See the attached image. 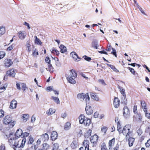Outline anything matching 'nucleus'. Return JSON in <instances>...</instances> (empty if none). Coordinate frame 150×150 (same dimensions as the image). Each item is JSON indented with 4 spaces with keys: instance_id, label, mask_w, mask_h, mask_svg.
<instances>
[{
    "instance_id": "obj_1",
    "label": "nucleus",
    "mask_w": 150,
    "mask_h": 150,
    "mask_svg": "<svg viewBox=\"0 0 150 150\" xmlns=\"http://www.w3.org/2000/svg\"><path fill=\"white\" fill-rule=\"evenodd\" d=\"M18 138L13 137L8 139V142L10 145L12 147H15L20 145L21 147H24L26 142V139L23 138V139L18 140Z\"/></svg>"
},
{
    "instance_id": "obj_2",
    "label": "nucleus",
    "mask_w": 150,
    "mask_h": 150,
    "mask_svg": "<svg viewBox=\"0 0 150 150\" xmlns=\"http://www.w3.org/2000/svg\"><path fill=\"white\" fill-rule=\"evenodd\" d=\"M65 76L69 83L72 84H74L76 83L74 79L77 76V74L74 69H72L70 70V75L66 74Z\"/></svg>"
},
{
    "instance_id": "obj_3",
    "label": "nucleus",
    "mask_w": 150,
    "mask_h": 150,
    "mask_svg": "<svg viewBox=\"0 0 150 150\" xmlns=\"http://www.w3.org/2000/svg\"><path fill=\"white\" fill-rule=\"evenodd\" d=\"M4 124L8 125L10 128H12L16 124V121L12 120V117L10 115H7L4 117L2 120Z\"/></svg>"
},
{
    "instance_id": "obj_4",
    "label": "nucleus",
    "mask_w": 150,
    "mask_h": 150,
    "mask_svg": "<svg viewBox=\"0 0 150 150\" xmlns=\"http://www.w3.org/2000/svg\"><path fill=\"white\" fill-rule=\"evenodd\" d=\"M131 129V126L130 125H127L124 127L123 129H122L121 128H120V130H117L119 133H122L123 135L126 136L127 135L130 136V134L131 133V132L130 131Z\"/></svg>"
},
{
    "instance_id": "obj_5",
    "label": "nucleus",
    "mask_w": 150,
    "mask_h": 150,
    "mask_svg": "<svg viewBox=\"0 0 150 150\" xmlns=\"http://www.w3.org/2000/svg\"><path fill=\"white\" fill-rule=\"evenodd\" d=\"M77 98L81 100H85L86 104L89 102L90 97L88 93L86 94L83 93H78L77 95Z\"/></svg>"
},
{
    "instance_id": "obj_6",
    "label": "nucleus",
    "mask_w": 150,
    "mask_h": 150,
    "mask_svg": "<svg viewBox=\"0 0 150 150\" xmlns=\"http://www.w3.org/2000/svg\"><path fill=\"white\" fill-rule=\"evenodd\" d=\"M16 72L17 70L16 69L12 68L6 71V75L7 76L14 78L16 75Z\"/></svg>"
},
{
    "instance_id": "obj_7",
    "label": "nucleus",
    "mask_w": 150,
    "mask_h": 150,
    "mask_svg": "<svg viewBox=\"0 0 150 150\" xmlns=\"http://www.w3.org/2000/svg\"><path fill=\"white\" fill-rule=\"evenodd\" d=\"M125 140L126 141L128 142L129 146L131 147L133 145L135 139L127 135L126 136H125Z\"/></svg>"
},
{
    "instance_id": "obj_8",
    "label": "nucleus",
    "mask_w": 150,
    "mask_h": 150,
    "mask_svg": "<svg viewBox=\"0 0 150 150\" xmlns=\"http://www.w3.org/2000/svg\"><path fill=\"white\" fill-rule=\"evenodd\" d=\"M3 62L4 67L7 68L11 67L13 64L12 60L11 59L8 58L5 59Z\"/></svg>"
},
{
    "instance_id": "obj_9",
    "label": "nucleus",
    "mask_w": 150,
    "mask_h": 150,
    "mask_svg": "<svg viewBox=\"0 0 150 150\" xmlns=\"http://www.w3.org/2000/svg\"><path fill=\"white\" fill-rule=\"evenodd\" d=\"M113 105L114 107L115 108H119L120 105V101L118 98L117 97H115L114 98Z\"/></svg>"
},
{
    "instance_id": "obj_10",
    "label": "nucleus",
    "mask_w": 150,
    "mask_h": 150,
    "mask_svg": "<svg viewBox=\"0 0 150 150\" xmlns=\"http://www.w3.org/2000/svg\"><path fill=\"white\" fill-rule=\"evenodd\" d=\"M123 115L125 118H127L130 116V111L129 110V108L126 106H125L123 109Z\"/></svg>"
},
{
    "instance_id": "obj_11",
    "label": "nucleus",
    "mask_w": 150,
    "mask_h": 150,
    "mask_svg": "<svg viewBox=\"0 0 150 150\" xmlns=\"http://www.w3.org/2000/svg\"><path fill=\"white\" fill-rule=\"evenodd\" d=\"M98 136L95 134L92 136L90 138V141L91 143H93V144H96L98 141Z\"/></svg>"
},
{
    "instance_id": "obj_12",
    "label": "nucleus",
    "mask_w": 150,
    "mask_h": 150,
    "mask_svg": "<svg viewBox=\"0 0 150 150\" xmlns=\"http://www.w3.org/2000/svg\"><path fill=\"white\" fill-rule=\"evenodd\" d=\"M17 101L15 99H13L11 102L9 108H11V109H15L17 107Z\"/></svg>"
},
{
    "instance_id": "obj_13",
    "label": "nucleus",
    "mask_w": 150,
    "mask_h": 150,
    "mask_svg": "<svg viewBox=\"0 0 150 150\" xmlns=\"http://www.w3.org/2000/svg\"><path fill=\"white\" fill-rule=\"evenodd\" d=\"M71 55L72 58L74 59L75 61L78 62L81 60V58L79 57L77 54L75 52H72L71 53Z\"/></svg>"
},
{
    "instance_id": "obj_14",
    "label": "nucleus",
    "mask_w": 150,
    "mask_h": 150,
    "mask_svg": "<svg viewBox=\"0 0 150 150\" xmlns=\"http://www.w3.org/2000/svg\"><path fill=\"white\" fill-rule=\"evenodd\" d=\"M115 142V138L109 140L108 144V148H109V149H111L112 148V147L114 146Z\"/></svg>"
},
{
    "instance_id": "obj_15",
    "label": "nucleus",
    "mask_w": 150,
    "mask_h": 150,
    "mask_svg": "<svg viewBox=\"0 0 150 150\" xmlns=\"http://www.w3.org/2000/svg\"><path fill=\"white\" fill-rule=\"evenodd\" d=\"M58 134L57 132L56 131H52L51 134H50V139L52 141H54L57 139Z\"/></svg>"
},
{
    "instance_id": "obj_16",
    "label": "nucleus",
    "mask_w": 150,
    "mask_h": 150,
    "mask_svg": "<svg viewBox=\"0 0 150 150\" xmlns=\"http://www.w3.org/2000/svg\"><path fill=\"white\" fill-rule=\"evenodd\" d=\"M85 110L86 113L88 115H91L93 113V110L90 105H86V107Z\"/></svg>"
},
{
    "instance_id": "obj_17",
    "label": "nucleus",
    "mask_w": 150,
    "mask_h": 150,
    "mask_svg": "<svg viewBox=\"0 0 150 150\" xmlns=\"http://www.w3.org/2000/svg\"><path fill=\"white\" fill-rule=\"evenodd\" d=\"M112 50V51L111 52V54H113V55L115 56V57H117L116 52L115 49L112 47L111 46H109V47H107L105 49V50L107 51H110Z\"/></svg>"
},
{
    "instance_id": "obj_18",
    "label": "nucleus",
    "mask_w": 150,
    "mask_h": 150,
    "mask_svg": "<svg viewBox=\"0 0 150 150\" xmlns=\"http://www.w3.org/2000/svg\"><path fill=\"white\" fill-rule=\"evenodd\" d=\"M90 96L91 98L92 99L97 101H99V98L96 93L91 92L90 93Z\"/></svg>"
},
{
    "instance_id": "obj_19",
    "label": "nucleus",
    "mask_w": 150,
    "mask_h": 150,
    "mask_svg": "<svg viewBox=\"0 0 150 150\" xmlns=\"http://www.w3.org/2000/svg\"><path fill=\"white\" fill-rule=\"evenodd\" d=\"M18 35L19 39L23 40L26 36V33L25 31H20L18 33Z\"/></svg>"
},
{
    "instance_id": "obj_20",
    "label": "nucleus",
    "mask_w": 150,
    "mask_h": 150,
    "mask_svg": "<svg viewBox=\"0 0 150 150\" xmlns=\"http://www.w3.org/2000/svg\"><path fill=\"white\" fill-rule=\"evenodd\" d=\"M141 107L143 109V111L144 112H146L147 111V107H146V104L145 101L144 100H142L141 102Z\"/></svg>"
},
{
    "instance_id": "obj_21",
    "label": "nucleus",
    "mask_w": 150,
    "mask_h": 150,
    "mask_svg": "<svg viewBox=\"0 0 150 150\" xmlns=\"http://www.w3.org/2000/svg\"><path fill=\"white\" fill-rule=\"evenodd\" d=\"M40 139L42 140L45 141L48 140L49 139V135L47 133L42 134L40 136Z\"/></svg>"
},
{
    "instance_id": "obj_22",
    "label": "nucleus",
    "mask_w": 150,
    "mask_h": 150,
    "mask_svg": "<svg viewBox=\"0 0 150 150\" xmlns=\"http://www.w3.org/2000/svg\"><path fill=\"white\" fill-rule=\"evenodd\" d=\"M115 122L117 124V130H120V128H121V125L120 120L118 117H115Z\"/></svg>"
},
{
    "instance_id": "obj_23",
    "label": "nucleus",
    "mask_w": 150,
    "mask_h": 150,
    "mask_svg": "<svg viewBox=\"0 0 150 150\" xmlns=\"http://www.w3.org/2000/svg\"><path fill=\"white\" fill-rule=\"evenodd\" d=\"M25 46L26 48V50L28 51V52H30L31 51V45L30 44V42L29 41L27 42Z\"/></svg>"
},
{
    "instance_id": "obj_24",
    "label": "nucleus",
    "mask_w": 150,
    "mask_h": 150,
    "mask_svg": "<svg viewBox=\"0 0 150 150\" xmlns=\"http://www.w3.org/2000/svg\"><path fill=\"white\" fill-rule=\"evenodd\" d=\"M89 142L87 140H84L83 141V145L85 149L86 150H87L89 149Z\"/></svg>"
},
{
    "instance_id": "obj_25",
    "label": "nucleus",
    "mask_w": 150,
    "mask_h": 150,
    "mask_svg": "<svg viewBox=\"0 0 150 150\" xmlns=\"http://www.w3.org/2000/svg\"><path fill=\"white\" fill-rule=\"evenodd\" d=\"M23 133V132H22V129H18L17 130L16 132L15 136L14 137H18V138H19L22 135Z\"/></svg>"
},
{
    "instance_id": "obj_26",
    "label": "nucleus",
    "mask_w": 150,
    "mask_h": 150,
    "mask_svg": "<svg viewBox=\"0 0 150 150\" xmlns=\"http://www.w3.org/2000/svg\"><path fill=\"white\" fill-rule=\"evenodd\" d=\"M55 110L52 108H50L47 111L46 114L48 116L51 115L54 113Z\"/></svg>"
},
{
    "instance_id": "obj_27",
    "label": "nucleus",
    "mask_w": 150,
    "mask_h": 150,
    "mask_svg": "<svg viewBox=\"0 0 150 150\" xmlns=\"http://www.w3.org/2000/svg\"><path fill=\"white\" fill-rule=\"evenodd\" d=\"M86 118L87 117H86L84 115H81L79 117L80 123L82 124L83 122V121L85 120Z\"/></svg>"
},
{
    "instance_id": "obj_28",
    "label": "nucleus",
    "mask_w": 150,
    "mask_h": 150,
    "mask_svg": "<svg viewBox=\"0 0 150 150\" xmlns=\"http://www.w3.org/2000/svg\"><path fill=\"white\" fill-rule=\"evenodd\" d=\"M91 121L90 119L88 118H86L85 120L83 121V125L86 126H88L91 124Z\"/></svg>"
},
{
    "instance_id": "obj_29",
    "label": "nucleus",
    "mask_w": 150,
    "mask_h": 150,
    "mask_svg": "<svg viewBox=\"0 0 150 150\" xmlns=\"http://www.w3.org/2000/svg\"><path fill=\"white\" fill-rule=\"evenodd\" d=\"M34 38H35V40H34V43L35 44L39 45H41L42 44V42L39 40V39L38 38L37 36H34Z\"/></svg>"
},
{
    "instance_id": "obj_30",
    "label": "nucleus",
    "mask_w": 150,
    "mask_h": 150,
    "mask_svg": "<svg viewBox=\"0 0 150 150\" xmlns=\"http://www.w3.org/2000/svg\"><path fill=\"white\" fill-rule=\"evenodd\" d=\"M108 127L105 126H102L101 128V132L103 133V134L105 135L106 134L107 131L108 130Z\"/></svg>"
},
{
    "instance_id": "obj_31",
    "label": "nucleus",
    "mask_w": 150,
    "mask_h": 150,
    "mask_svg": "<svg viewBox=\"0 0 150 150\" xmlns=\"http://www.w3.org/2000/svg\"><path fill=\"white\" fill-rule=\"evenodd\" d=\"M60 48V52L61 53H65V52L67 51V48L64 45H60L59 47Z\"/></svg>"
},
{
    "instance_id": "obj_32",
    "label": "nucleus",
    "mask_w": 150,
    "mask_h": 150,
    "mask_svg": "<svg viewBox=\"0 0 150 150\" xmlns=\"http://www.w3.org/2000/svg\"><path fill=\"white\" fill-rule=\"evenodd\" d=\"M42 146V150H47L49 149L50 148L49 144L47 143H43Z\"/></svg>"
},
{
    "instance_id": "obj_33",
    "label": "nucleus",
    "mask_w": 150,
    "mask_h": 150,
    "mask_svg": "<svg viewBox=\"0 0 150 150\" xmlns=\"http://www.w3.org/2000/svg\"><path fill=\"white\" fill-rule=\"evenodd\" d=\"M118 88L120 90V92H121V94H122L123 96H124V98H125L126 95L125 94V89L122 88V87H121L119 86H118Z\"/></svg>"
},
{
    "instance_id": "obj_34",
    "label": "nucleus",
    "mask_w": 150,
    "mask_h": 150,
    "mask_svg": "<svg viewBox=\"0 0 150 150\" xmlns=\"http://www.w3.org/2000/svg\"><path fill=\"white\" fill-rule=\"evenodd\" d=\"M71 127V124L69 122H67L65 124L64 126V129L65 130H69Z\"/></svg>"
},
{
    "instance_id": "obj_35",
    "label": "nucleus",
    "mask_w": 150,
    "mask_h": 150,
    "mask_svg": "<svg viewBox=\"0 0 150 150\" xmlns=\"http://www.w3.org/2000/svg\"><path fill=\"white\" fill-rule=\"evenodd\" d=\"M107 65L110 67V68H111L114 71L116 72H118L119 70L115 68V67L113 65H112L111 64H106Z\"/></svg>"
},
{
    "instance_id": "obj_36",
    "label": "nucleus",
    "mask_w": 150,
    "mask_h": 150,
    "mask_svg": "<svg viewBox=\"0 0 150 150\" xmlns=\"http://www.w3.org/2000/svg\"><path fill=\"white\" fill-rule=\"evenodd\" d=\"M29 115L28 114H24L23 115L22 118L23 119V121L26 122L29 118Z\"/></svg>"
},
{
    "instance_id": "obj_37",
    "label": "nucleus",
    "mask_w": 150,
    "mask_h": 150,
    "mask_svg": "<svg viewBox=\"0 0 150 150\" xmlns=\"http://www.w3.org/2000/svg\"><path fill=\"white\" fill-rule=\"evenodd\" d=\"M59 144L57 143H54L53 144L52 149V150H58L59 148Z\"/></svg>"
},
{
    "instance_id": "obj_38",
    "label": "nucleus",
    "mask_w": 150,
    "mask_h": 150,
    "mask_svg": "<svg viewBox=\"0 0 150 150\" xmlns=\"http://www.w3.org/2000/svg\"><path fill=\"white\" fill-rule=\"evenodd\" d=\"M75 5V4H68L66 5V7L67 10H69L71 8L74 7Z\"/></svg>"
},
{
    "instance_id": "obj_39",
    "label": "nucleus",
    "mask_w": 150,
    "mask_h": 150,
    "mask_svg": "<svg viewBox=\"0 0 150 150\" xmlns=\"http://www.w3.org/2000/svg\"><path fill=\"white\" fill-rule=\"evenodd\" d=\"M101 150H108L105 143L103 142L101 145Z\"/></svg>"
},
{
    "instance_id": "obj_40",
    "label": "nucleus",
    "mask_w": 150,
    "mask_h": 150,
    "mask_svg": "<svg viewBox=\"0 0 150 150\" xmlns=\"http://www.w3.org/2000/svg\"><path fill=\"white\" fill-rule=\"evenodd\" d=\"M6 32L5 28L3 26L0 27V34L1 35L4 34Z\"/></svg>"
},
{
    "instance_id": "obj_41",
    "label": "nucleus",
    "mask_w": 150,
    "mask_h": 150,
    "mask_svg": "<svg viewBox=\"0 0 150 150\" xmlns=\"http://www.w3.org/2000/svg\"><path fill=\"white\" fill-rule=\"evenodd\" d=\"M52 98L53 100L57 104L60 103V101L59 100V99L57 97H52Z\"/></svg>"
},
{
    "instance_id": "obj_42",
    "label": "nucleus",
    "mask_w": 150,
    "mask_h": 150,
    "mask_svg": "<svg viewBox=\"0 0 150 150\" xmlns=\"http://www.w3.org/2000/svg\"><path fill=\"white\" fill-rule=\"evenodd\" d=\"M33 56L35 57H37V56L38 55V53L37 50L35 48L34 50H33V54H32Z\"/></svg>"
},
{
    "instance_id": "obj_43",
    "label": "nucleus",
    "mask_w": 150,
    "mask_h": 150,
    "mask_svg": "<svg viewBox=\"0 0 150 150\" xmlns=\"http://www.w3.org/2000/svg\"><path fill=\"white\" fill-rule=\"evenodd\" d=\"M51 52L52 53L55 54L57 56L59 54V51H58L56 49L54 48H53L52 51Z\"/></svg>"
},
{
    "instance_id": "obj_44",
    "label": "nucleus",
    "mask_w": 150,
    "mask_h": 150,
    "mask_svg": "<svg viewBox=\"0 0 150 150\" xmlns=\"http://www.w3.org/2000/svg\"><path fill=\"white\" fill-rule=\"evenodd\" d=\"M14 45L13 44H12L11 45H10L7 49V51H10L12 50L13 49Z\"/></svg>"
},
{
    "instance_id": "obj_45",
    "label": "nucleus",
    "mask_w": 150,
    "mask_h": 150,
    "mask_svg": "<svg viewBox=\"0 0 150 150\" xmlns=\"http://www.w3.org/2000/svg\"><path fill=\"white\" fill-rule=\"evenodd\" d=\"M127 69L129 70L131 72V73H132V74L135 75L136 73L137 74L134 69L130 67H127Z\"/></svg>"
},
{
    "instance_id": "obj_46",
    "label": "nucleus",
    "mask_w": 150,
    "mask_h": 150,
    "mask_svg": "<svg viewBox=\"0 0 150 150\" xmlns=\"http://www.w3.org/2000/svg\"><path fill=\"white\" fill-rule=\"evenodd\" d=\"M6 55V53L4 51H0V60L3 58Z\"/></svg>"
},
{
    "instance_id": "obj_47",
    "label": "nucleus",
    "mask_w": 150,
    "mask_h": 150,
    "mask_svg": "<svg viewBox=\"0 0 150 150\" xmlns=\"http://www.w3.org/2000/svg\"><path fill=\"white\" fill-rule=\"evenodd\" d=\"M76 143L75 141H74L72 142L71 144V148L73 149H75L76 148Z\"/></svg>"
},
{
    "instance_id": "obj_48",
    "label": "nucleus",
    "mask_w": 150,
    "mask_h": 150,
    "mask_svg": "<svg viewBox=\"0 0 150 150\" xmlns=\"http://www.w3.org/2000/svg\"><path fill=\"white\" fill-rule=\"evenodd\" d=\"M34 142V140L32 136H29V141H28V143H29V144H32Z\"/></svg>"
},
{
    "instance_id": "obj_49",
    "label": "nucleus",
    "mask_w": 150,
    "mask_h": 150,
    "mask_svg": "<svg viewBox=\"0 0 150 150\" xmlns=\"http://www.w3.org/2000/svg\"><path fill=\"white\" fill-rule=\"evenodd\" d=\"M23 147H21L20 145H19L18 146H16L15 147H12L14 150H22L21 148H23Z\"/></svg>"
},
{
    "instance_id": "obj_50",
    "label": "nucleus",
    "mask_w": 150,
    "mask_h": 150,
    "mask_svg": "<svg viewBox=\"0 0 150 150\" xmlns=\"http://www.w3.org/2000/svg\"><path fill=\"white\" fill-rule=\"evenodd\" d=\"M82 58H84V59L87 62H89L91 60V57H88L86 55L83 56Z\"/></svg>"
},
{
    "instance_id": "obj_51",
    "label": "nucleus",
    "mask_w": 150,
    "mask_h": 150,
    "mask_svg": "<svg viewBox=\"0 0 150 150\" xmlns=\"http://www.w3.org/2000/svg\"><path fill=\"white\" fill-rule=\"evenodd\" d=\"M4 115V111L2 109H0V118H2Z\"/></svg>"
},
{
    "instance_id": "obj_52",
    "label": "nucleus",
    "mask_w": 150,
    "mask_h": 150,
    "mask_svg": "<svg viewBox=\"0 0 150 150\" xmlns=\"http://www.w3.org/2000/svg\"><path fill=\"white\" fill-rule=\"evenodd\" d=\"M133 109L134 113L137 114V106L136 105H134Z\"/></svg>"
},
{
    "instance_id": "obj_53",
    "label": "nucleus",
    "mask_w": 150,
    "mask_h": 150,
    "mask_svg": "<svg viewBox=\"0 0 150 150\" xmlns=\"http://www.w3.org/2000/svg\"><path fill=\"white\" fill-rule=\"evenodd\" d=\"M92 133V130L91 129H89L87 131V133L86 134H87V137L91 136V134Z\"/></svg>"
},
{
    "instance_id": "obj_54",
    "label": "nucleus",
    "mask_w": 150,
    "mask_h": 150,
    "mask_svg": "<svg viewBox=\"0 0 150 150\" xmlns=\"http://www.w3.org/2000/svg\"><path fill=\"white\" fill-rule=\"evenodd\" d=\"M92 47L97 49L98 48V45L97 43L95 42H92Z\"/></svg>"
},
{
    "instance_id": "obj_55",
    "label": "nucleus",
    "mask_w": 150,
    "mask_h": 150,
    "mask_svg": "<svg viewBox=\"0 0 150 150\" xmlns=\"http://www.w3.org/2000/svg\"><path fill=\"white\" fill-rule=\"evenodd\" d=\"M22 89H23V91H24L27 88V87L26 86L25 84L24 83H22Z\"/></svg>"
},
{
    "instance_id": "obj_56",
    "label": "nucleus",
    "mask_w": 150,
    "mask_h": 150,
    "mask_svg": "<svg viewBox=\"0 0 150 150\" xmlns=\"http://www.w3.org/2000/svg\"><path fill=\"white\" fill-rule=\"evenodd\" d=\"M98 82L103 85H106L105 82L104 80L103 79H99L98 80Z\"/></svg>"
},
{
    "instance_id": "obj_57",
    "label": "nucleus",
    "mask_w": 150,
    "mask_h": 150,
    "mask_svg": "<svg viewBox=\"0 0 150 150\" xmlns=\"http://www.w3.org/2000/svg\"><path fill=\"white\" fill-rule=\"evenodd\" d=\"M146 146L147 147H150V139L147 141V142L145 144Z\"/></svg>"
},
{
    "instance_id": "obj_58",
    "label": "nucleus",
    "mask_w": 150,
    "mask_h": 150,
    "mask_svg": "<svg viewBox=\"0 0 150 150\" xmlns=\"http://www.w3.org/2000/svg\"><path fill=\"white\" fill-rule=\"evenodd\" d=\"M137 133L138 135H141L142 133V131L140 128L138 129L137 130Z\"/></svg>"
},
{
    "instance_id": "obj_59",
    "label": "nucleus",
    "mask_w": 150,
    "mask_h": 150,
    "mask_svg": "<svg viewBox=\"0 0 150 150\" xmlns=\"http://www.w3.org/2000/svg\"><path fill=\"white\" fill-rule=\"evenodd\" d=\"M45 62H46L47 63L50 64V60L49 57H46L45 59Z\"/></svg>"
},
{
    "instance_id": "obj_60",
    "label": "nucleus",
    "mask_w": 150,
    "mask_h": 150,
    "mask_svg": "<svg viewBox=\"0 0 150 150\" xmlns=\"http://www.w3.org/2000/svg\"><path fill=\"white\" fill-rule=\"evenodd\" d=\"M29 133L27 132H25L23 133L22 135H23V137H28V136L29 135Z\"/></svg>"
},
{
    "instance_id": "obj_61",
    "label": "nucleus",
    "mask_w": 150,
    "mask_h": 150,
    "mask_svg": "<svg viewBox=\"0 0 150 150\" xmlns=\"http://www.w3.org/2000/svg\"><path fill=\"white\" fill-rule=\"evenodd\" d=\"M7 87V85H5L3 86L0 87V90H3V91L6 90V88Z\"/></svg>"
},
{
    "instance_id": "obj_62",
    "label": "nucleus",
    "mask_w": 150,
    "mask_h": 150,
    "mask_svg": "<svg viewBox=\"0 0 150 150\" xmlns=\"http://www.w3.org/2000/svg\"><path fill=\"white\" fill-rule=\"evenodd\" d=\"M5 149L6 147L4 144H2L0 146V150H5Z\"/></svg>"
},
{
    "instance_id": "obj_63",
    "label": "nucleus",
    "mask_w": 150,
    "mask_h": 150,
    "mask_svg": "<svg viewBox=\"0 0 150 150\" xmlns=\"http://www.w3.org/2000/svg\"><path fill=\"white\" fill-rule=\"evenodd\" d=\"M119 145L118 144H117L114 147L113 149L114 150H119Z\"/></svg>"
},
{
    "instance_id": "obj_64",
    "label": "nucleus",
    "mask_w": 150,
    "mask_h": 150,
    "mask_svg": "<svg viewBox=\"0 0 150 150\" xmlns=\"http://www.w3.org/2000/svg\"><path fill=\"white\" fill-rule=\"evenodd\" d=\"M145 112L146 113L145 115L146 117L150 119V113L149 112Z\"/></svg>"
}]
</instances>
